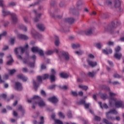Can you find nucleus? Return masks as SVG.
I'll list each match as a JSON object with an SVG mask.
<instances>
[{"instance_id":"f257e3e1","label":"nucleus","mask_w":124,"mask_h":124,"mask_svg":"<svg viewBox=\"0 0 124 124\" xmlns=\"http://www.w3.org/2000/svg\"><path fill=\"white\" fill-rule=\"evenodd\" d=\"M109 102L110 105H114L116 108H124V102L122 100L114 97L117 95L116 93L110 92L109 93Z\"/></svg>"},{"instance_id":"f03ea898","label":"nucleus","mask_w":124,"mask_h":124,"mask_svg":"<svg viewBox=\"0 0 124 124\" xmlns=\"http://www.w3.org/2000/svg\"><path fill=\"white\" fill-rule=\"evenodd\" d=\"M27 101L29 103H32V108L34 109L36 105H38L39 107H44L45 106V102L41 99V98L37 95H34L31 99H28Z\"/></svg>"},{"instance_id":"7ed1b4c3","label":"nucleus","mask_w":124,"mask_h":124,"mask_svg":"<svg viewBox=\"0 0 124 124\" xmlns=\"http://www.w3.org/2000/svg\"><path fill=\"white\" fill-rule=\"evenodd\" d=\"M10 15L11 16V21L13 24H15L16 23H17V21H18V19L17 18V16H16V14L12 13H11L10 12L3 9L2 10V15L4 17H5V16H7V15Z\"/></svg>"},{"instance_id":"20e7f679","label":"nucleus","mask_w":124,"mask_h":124,"mask_svg":"<svg viewBox=\"0 0 124 124\" xmlns=\"http://www.w3.org/2000/svg\"><path fill=\"white\" fill-rule=\"evenodd\" d=\"M29 48V45L26 44V45L23 47H19L16 48L15 49V53L17 55V58L18 60H22V56L21 55H18V54H24L25 51H27Z\"/></svg>"},{"instance_id":"39448f33","label":"nucleus","mask_w":124,"mask_h":124,"mask_svg":"<svg viewBox=\"0 0 124 124\" xmlns=\"http://www.w3.org/2000/svg\"><path fill=\"white\" fill-rule=\"evenodd\" d=\"M122 2L120 0H114L113 2L110 0H107L106 1V5L110 7H114L115 8H120Z\"/></svg>"},{"instance_id":"423d86ee","label":"nucleus","mask_w":124,"mask_h":124,"mask_svg":"<svg viewBox=\"0 0 124 124\" xmlns=\"http://www.w3.org/2000/svg\"><path fill=\"white\" fill-rule=\"evenodd\" d=\"M110 114H113L114 115H117L118 114V111L115 109H111L109 111L106 112V118L108 119V120H110L111 121H120L121 117L120 116H116L115 118L114 117H110Z\"/></svg>"},{"instance_id":"0eeeda50","label":"nucleus","mask_w":124,"mask_h":124,"mask_svg":"<svg viewBox=\"0 0 124 124\" xmlns=\"http://www.w3.org/2000/svg\"><path fill=\"white\" fill-rule=\"evenodd\" d=\"M31 51L33 53L38 52L41 57H44V52H43V50L37 46H34L32 47Z\"/></svg>"},{"instance_id":"6e6552de","label":"nucleus","mask_w":124,"mask_h":124,"mask_svg":"<svg viewBox=\"0 0 124 124\" xmlns=\"http://www.w3.org/2000/svg\"><path fill=\"white\" fill-rule=\"evenodd\" d=\"M31 34L34 38H38V39H41L42 38V35L38 33V32H36L34 30H32L31 31Z\"/></svg>"},{"instance_id":"1a4fd4ad","label":"nucleus","mask_w":124,"mask_h":124,"mask_svg":"<svg viewBox=\"0 0 124 124\" xmlns=\"http://www.w3.org/2000/svg\"><path fill=\"white\" fill-rule=\"evenodd\" d=\"M59 57L61 59H64L66 61L69 60V54H68V52L65 51H62L61 55Z\"/></svg>"},{"instance_id":"9d476101","label":"nucleus","mask_w":124,"mask_h":124,"mask_svg":"<svg viewBox=\"0 0 124 124\" xmlns=\"http://www.w3.org/2000/svg\"><path fill=\"white\" fill-rule=\"evenodd\" d=\"M48 78H49V75L47 74H44L42 77L38 76L37 81L39 83H41V82H42V80H46V79H48Z\"/></svg>"},{"instance_id":"9b49d317","label":"nucleus","mask_w":124,"mask_h":124,"mask_svg":"<svg viewBox=\"0 0 124 124\" xmlns=\"http://www.w3.org/2000/svg\"><path fill=\"white\" fill-rule=\"evenodd\" d=\"M14 88L16 91H22L23 90V86H22V84L19 82H15Z\"/></svg>"},{"instance_id":"f8f14e48","label":"nucleus","mask_w":124,"mask_h":124,"mask_svg":"<svg viewBox=\"0 0 124 124\" xmlns=\"http://www.w3.org/2000/svg\"><path fill=\"white\" fill-rule=\"evenodd\" d=\"M51 75L49 77V79L51 82H55V80H56V77L55 75L56 74V71L54 69H51Z\"/></svg>"},{"instance_id":"ddd939ff","label":"nucleus","mask_w":124,"mask_h":124,"mask_svg":"<svg viewBox=\"0 0 124 124\" xmlns=\"http://www.w3.org/2000/svg\"><path fill=\"white\" fill-rule=\"evenodd\" d=\"M33 13L36 14V18L34 19L35 22H38V21H39V18H40L41 15H42V14H38L37 13V11H36V10H33Z\"/></svg>"},{"instance_id":"4468645a","label":"nucleus","mask_w":124,"mask_h":124,"mask_svg":"<svg viewBox=\"0 0 124 124\" xmlns=\"http://www.w3.org/2000/svg\"><path fill=\"white\" fill-rule=\"evenodd\" d=\"M9 77V76L7 74H5L2 77V79H1V76L0 75V84H2V83H4V81L6 80H7Z\"/></svg>"},{"instance_id":"2eb2a0df","label":"nucleus","mask_w":124,"mask_h":124,"mask_svg":"<svg viewBox=\"0 0 124 124\" xmlns=\"http://www.w3.org/2000/svg\"><path fill=\"white\" fill-rule=\"evenodd\" d=\"M48 100L50 102H52V103H53L54 104H55V103H57V102L59 101V99H58V97H57V96H54L48 98Z\"/></svg>"},{"instance_id":"dca6fc26","label":"nucleus","mask_w":124,"mask_h":124,"mask_svg":"<svg viewBox=\"0 0 124 124\" xmlns=\"http://www.w3.org/2000/svg\"><path fill=\"white\" fill-rule=\"evenodd\" d=\"M17 78L18 79H20V80H22L23 82H26L28 81V78L27 77H25L24 75L22 74H19L17 76Z\"/></svg>"},{"instance_id":"f3484780","label":"nucleus","mask_w":124,"mask_h":124,"mask_svg":"<svg viewBox=\"0 0 124 124\" xmlns=\"http://www.w3.org/2000/svg\"><path fill=\"white\" fill-rule=\"evenodd\" d=\"M78 104H82L84 105L85 109H89V107H90V105H91V104L90 103H86L84 100H81L79 103H78Z\"/></svg>"},{"instance_id":"a211bd4d","label":"nucleus","mask_w":124,"mask_h":124,"mask_svg":"<svg viewBox=\"0 0 124 124\" xmlns=\"http://www.w3.org/2000/svg\"><path fill=\"white\" fill-rule=\"evenodd\" d=\"M113 51L111 48H107L106 49L102 50V53L105 55H109V54H112Z\"/></svg>"},{"instance_id":"6ab92c4d","label":"nucleus","mask_w":124,"mask_h":124,"mask_svg":"<svg viewBox=\"0 0 124 124\" xmlns=\"http://www.w3.org/2000/svg\"><path fill=\"white\" fill-rule=\"evenodd\" d=\"M87 61L89 65H90V66H92V67H94V66H96L97 65V63L95 62L92 61L88 59H87Z\"/></svg>"},{"instance_id":"aec40b11","label":"nucleus","mask_w":124,"mask_h":124,"mask_svg":"<svg viewBox=\"0 0 124 124\" xmlns=\"http://www.w3.org/2000/svg\"><path fill=\"white\" fill-rule=\"evenodd\" d=\"M17 37H18L20 39H24V40H27V39H29L28 36L22 34H18L17 35Z\"/></svg>"},{"instance_id":"412c9836","label":"nucleus","mask_w":124,"mask_h":124,"mask_svg":"<svg viewBox=\"0 0 124 124\" xmlns=\"http://www.w3.org/2000/svg\"><path fill=\"white\" fill-rule=\"evenodd\" d=\"M7 58L9 60L7 62V65H11V64H12V62H14L12 57L11 55H9Z\"/></svg>"},{"instance_id":"4be33fe9","label":"nucleus","mask_w":124,"mask_h":124,"mask_svg":"<svg viewBox=\"0 0 124 124\" xmlns=\"http://www.w3.org/2000/svg\"><path fill=\"white\" fill-rule=\"evenodd\" d=\"M74 21H75V19L72 18H67L64 19V22L69 23V24H72V23H74Z\"/></svg>"},{"instance_id":"5701e85b","label":"nucleus","mask_w":124,"mask_h":124,"mask_svg":"<svg viewBox=\"0 0 124 124\" xmlns=\"http://www.w3.org/2000/svg\"><path fill=\"white\" fill-rule=\"evenodd\" d=\"M114 57V58H115V59H117V60H120V59L122 58V53L115 52Z\"/></svg>"},{"instance_id":"b1692460","label":"nucleus","mask_w":124,"mask_h":124,"mask_svg":"<svg viewBox=\"0 0 124 124\" xmlns=\"http://www.w3.org/2000/svg\"><path fill=\"white\" fill-rule=\"evenodd\" d=\"M37 28L40 30V31H43L45 30V26L43 24H38L37 25Z\"/></svg>"},{"instance_id":"393cba45","label":"nucleus","mask_w":124,"mask_h":124,"mask_svg":"<svg viewBox=\"0 0 124 124\" xmlns=\"http://www.w3.org/2000/svg\"><path fill=\"white\" fill-rule=\"evenodd\" d=\"M94 30V28H92L89 30L86 31L85 32V34H86V35H90L92 34V32H93V31Z\"/></svg>"},{"instance_id":"a878e982","label":"nucleus","mask_w":124,"mask_h":124,"mask_svg":"<svg viewBox=\"0 0 124 124\" xmlns=\"http://www.w3.org/2000/svg\"><path fill=\"white\" fill-rule=\"evenodd\" d=\"M55 45L56 46H59V45H60V40H59V37H58L57 36H55Z\"/></svg>"},{"instance_id":"bb28decb","label":"nucleus","mask_w":124,"mask_h":124,"mask_svg":"<svg viewBox=\"0 0 124 124\" xmlns=\"http://www.w3.org/2000/svg\"><path fill=\"white\" fill-rule=\"evenodd\" d=\"M98 104L100 107V108H105L106 109H107V108H108V106H107V105L106 104H103V106L101 105L102 103L101 102H98Z\"/></svg>"},{"instance_id":"cd10ccee","label":"nucleus","mask_w":124,"mask_h":124,"mask_svg":"<svg viewBox=\"0 0 124 124\" xmlns=\"http://www.w3.org/2000/svg\"><path fill=\"white\" fill-rule=\"evenodd\" d=\"M80 45L79 44H72V47L73 49H77V48H79Z\"/></svg>"},{"instance_id":"c85d7f7f","label":"nucleus","mask_w":124,"mask_h":124,"mask_svg":"<svg viewBox=\"0 0 124 124\" xmlns=\"http://www.w3.org/2000/svg\"><path fill=\"white\" fill-rule=\"evenodd\" d=\"M100 97L102 98V99H106L107 97H108V96L107 95V94H104L101 93L99 94Z\"/></svg>"},{"instance_id":"c756f323","label":"nucleus","mask_w":124,"mask_h":124,"mask_svg":"<svg viewBox=\"0 0 124 124\" xmlns=\"http://www.w3.org/2000/svg\"><path fill=\"white\" fill-rule=\"evenodd\" d=\"M60 77L62 78H67L68 75L65 73H62L60 74Z\"/></svg>"},{"instance_id":"7c9ffc66","label":"nucleus","mask_w":124,"mask_h":124,"mask_svg":"<svg viewBox=\"0 0 124 124\" xmlns=\"http://www.w3.org/2000/svg\"><path fill=\"white\" fill-rule=\"evenodd\" d=\"M54 53V51L53 50H48L45 52V55L46 56H50Z\"/></svg>"},{"instance_id":"2f4dec72","label":"nucleus","mask_w":124,"mask_h":124,"mask_svg":"<svg viewBox=\"0 0 124 124\" xmlns=\"http://www.w3.org/2000/svg\"><path fill=\"white\" fill-rule=\"evenodd\" d=\"M79 88L82 90H84V91H87L88 90V86L85 85H79Z\"/></svg>"},{"instance_id":"473e14b6","label":"nucleus","mask_w":124,"mask_h":124,"mask_svg":"<svg viewBox=\"0 0 124 124\" xmlns=\"http://www.w3.org/2000/svg\"><path fill=\"white\" fill-rule=\"evenodd\" d=\"M84 53V51L83 50H79V51H75V53H76V55H78V56H80V55H82Z\"/></svg>"},{"instance_id":"72a5a7b5","label":"nucleus","mask_w":124,"mask_h":124,"mask_svg":"<svg viewBox=\"0 0 124 124\" xmlns=\"http://www.w3.org/2000/svg\"><path fill=\"white\" fill-rule=\"evenodd\" d=\"M18 110H19V111H21L22 115H24L25 113V109L23 108V107H22V106H18Z\"/></svg>"},{"instance_id":"f704fd0d","label":"nucleus","mask_w":124,"mask_h":124,"mask_svg":"<svg viewBox=\"0 0 124 124\" xmlns=\"http://www.w3.org/2000/svg\"><path fill=\"white\" fill-rule=\"evenodd\" d=\"M58 115H59V117L61 118V119H64V118H65L64 114H63V113H62V112H59L58 113Z\"/></svg>"},{"instance_id":"c9c22d12","label":"nucleus","mask_w":124,"mask_h":124,"mask_svg":"<svg viewBox=\"0 0 124 124\" xmlns=\"http://www.w3.org/2000/svg\"><path fill=\"white\" fill-rule=\"evenodd\" d=\"M19 27L21 29V30H23V31H28L27 27L23 25H20Z\"/></svg>"},{"instance_id":"e433bc0d","label":"nucleus","mask_w":124,"mask_h":124,"mask_svg":"<svg viewBox=\"0 0 124 124\" xmlns=\"http://www.w3.org/2000/svg\"><path fill=\"white\" fill-rule=\"evenodd\" d=\"M40 122L38 123L39 124H44V117L42 116L40 118Z\"/></svg>"},{"instance_id":"4c0bfd02","label":"nucleus","mask_w":124,"mask_h":124,"mask_svg":"<svg viewBox=\"0 0 124 124\" xmlns=\"http://www.w3.org/2000/svg\"><path fill=\"white\" fill-rule=\"evenodd\" d=\"M103 121L104 123H105V124H113V123H112V122H109L107 119H104L103 120Z\"/></svg>"},{"instance_id":"58836bf2","label":"nucleus","mask_w":124,"mask_h":124,"mask_svg":"<svg viewBox=\"0 0 124 124\" xmlns=\"http://www.w3.org/2000/svg\"><path fill=\"white\" fill-rule=\"evenodd\" d=\"M96 47L98 49H100V48H101V47H102V44H101L99 43H98L96 44Z\"/></svg>"},{"instance_id":"ea45409f","label":"nucleus","mask_w":124,"mask_h":124,"mask_svg":"<svg viewBox=\"0 0 124 124\" xmlns=\"http://www.w3.org/2000/svg\"><path fill=\"white\" fill-rule=\"evenodd\" d=\"M94 74H95V73L94 72H89L88 75L90 77H93L94 76Z\"/></svg>"},{"instance_id":"a19ab883","label":"nucleus","mask_w":124,"mask_h":124,"mask_svg":"<svg viewBox=\"0 0 124 124\" xmlns=\"http://www.w3.org/2000/svg\"><path fill=\"white\" fill-rule=\"evenodd\" d=\"M2 37H4L7 34V32L6 31H3L1 34H0Z\"/></svg>"},{"instance_id":"79ce46f5","label":"nucleus","mask_w":124,"mask_h":124,"mask_svg":"<svg viewBox=\"0 0 124 124\" xmlns=\"http://www.w3.org/2000/svg\"><path fill=\"white\" fill-rule=\"evenodd\" d=\"M23 19L25 23H26V24H28V23H29V18H28V16H24L23 17Z\"/></svg>"},{"instance_id":"37998d69","label":"nucleus","mask_w":124,"mask_h":124,"mask_svg":"<svg viewBox=\"0 0 124 124\" xmlns=\"http://www.w3.org/2000/svg\"><path fill=\"white\" fill-rule=\"evenodd\" d=\"M107 45H108V46H113L114 45V42L112 41H109L107 43Z\"/></svg>"},{"instance_id":"c03bdc74","label":"nucleus","mask_w":124,"mask_h":124,"mask_svg":"<svg viewBox=\"0 0 124 124\" xmlns=\"http://www.w3.org/2000/svg\"><path fill=\"white\" fill-rule=\"evenodd\" d=\"M93 120L94 121H100V117L97 116H94Z\"/></svg>"},{"instance_id":"a18cd8bd","label":"nucleus","mask_w":124,"mask_h":124,"mask_svg":"<svg viewBox=\"0 0 124 124\" xmlns=\"http://www.w3.org/2000/svg\"><path fill=\"white\" fill-rule=\"evenodd\" d=\"M121 51V47L118 46L115 48V51L116 52H119V51Z\"/></svg>"},{"instance_id":"49530a36","label":"nucleus","mask_w":124,"mask_h":124,"mask_svg":"<svg viewBox=\"0 0 124 124\" xmlns=\"http://www.w3.org/2000/svg\"><path fill=\"white\" fill-rule=\"evenodd\" d=\"M55 87H56V85H53L49 86L48 89V90H54V89H55Z\"/></svg>"},{"instance_id":"de8ad7c7","label":"nucleus","mask_w":124,"mask_h":124,"mask_svg":"<svg viewBox=\"0 0 124 124\" xmlns=\"http://www.w3.org/2000/svg\"><path fill=\"white\" fill-rule=\"evenodd\" d=\"M16 5V3L14 2H11L9 3V6H15Z\"/></svg>"},{"instance_id":"09e8293b","label":"nucleus","mask_w":124,"mask_h":124,"mask_svg":"<svg viewBox=\"0 0 124 124\" xmlns=\"http://www.w3.org/2000/svg\"><path fill=\"white\" fill-rule=\"evenodd\" d=\"M41 94L43 96H46V93L43 90L41 91Z\"/></svg>"},{"instance_id":"8fccbe9b","label":"nucleus","mask_w":124,"mask_h":124,"mask_svg":"<svg viewBox=\"0 0 124 124\" xmlns=\"http://www.w3.org/2000/svg\"><path fill=\"white\" fill-rule=\"evenodd\" d=\"M15 41V38H12L10 40V43L12 45L14 44V42Z\"/></svg>"},{"instance_id":"3c124183","label":"nucleus","mask_w":124,"mask_h":124,"mask_svg":"<svg viewBox=\"0 0 124 124\" xmlns=\"http://www.w3.org/2000/svg\"><path fill=\"white\" fill-rule=\"evenodd\" d=\"M88 58H89L90 59H94V55L90 53L88 54Z\"/></svg>"},{"instance_id":"603ef678","label":"nucleus","mask_w":124,"mask_h":124,"mask_svg":"<svg viewBox=\"0 0 124 124\" xmlns=\"http://www.w3.org/2000/svg\"><path fill=\"white\" fill-rule=\"evenodd\" d=\"M4 98V99H5L6 98V94H2L0 96V98Z\"/></svg>"},{"instance_id":"864d4df0","label":"nucleus","mask_w":124,"mask_h":124,"mask_svg":"<svg viewBox=\"0 0 124 124\" xmlns=\"http://www.w3.org/2000/svg\"><path fill=\"white\" fill-rule=\"evenodd\" d=\"M16 72V70L15 69L11 70L10 71V74H11V75H12V74H14V73H15Z\"/></svg>"},{"instance_id":"5fc2aeb1","label":"nucleus","mask_w":124,"mask_h":124,"mask_svg":"<svg viewBox=\"0 0 124 124\" xmlns=\"http://www.w3.org/2000/svg\"><path fill=\"white\" fill-rule=\"evenodd\" d=\"M3 3H4V1L3 0H0V6L1 7H3Z\"/></svg>"},{"instance_id":"6e6d98bb","label":"nucleus","mask_w":124,"mask_h":124,"mask_svg":"<svg viewBox=\"0 0 124 124\" xmlns=\"http://www.w3.org/2000/svg\"><path fill=\"white\" fill-rule=\"evenodd\" d=\"M71 94H72V95H73L74 96H76L77 95V93L74 91H72L71 92Z\"/></svg>"},{"instance_id":"4d7b16f0","label":"nucleus","mask_w":124,"mask_h":124,"mask_svg":"<svg viewBox=\"0 0 124 124\" xmlns=\"http://www.w3.org/2000/svg\"><path fill=\"white\" fill-rule=\"evenodd\" d=\"M33 84L34 88H37V87H38V84H37L36 83V82H35L34 81L33 82Z\"/></svg>"},{"instance_id":"13d9d810","label":"nucleus","mask_w":124,"mask_h":124,"mask_svg":"<svg viewBox=\"0 0 124 124\" xmlns=\"http://www.w3.org/2000/svg\"><path fill=\"white\" fill-rule=\"evenodd\" d=\"M41 69H46V66L44 64H42L41 66Z\"/></svg>"},{"instance_id":"bf43d9fd","label":"nucleus","mask_w":124,"mask_h":124,"mask_svg":"<svg viewBox=\"0 0 124 124\" xmlns=\"http://www.w3.org/2000/svg\"><path fill=\"white\" fill-rule=\"evenodd\" d=\"M113 77L114 78H120L121 76H120V75H119L118 74H115L113 75Z\"/></svg>"},{"instance_id":"052dcab7","label":"nucleus","mask_w":124,"mask_h":124,"mask_svg":"<svg viewBox=\"0 0 124 124\" xmlns=\"http://www.w3.org/2000/svg\"><path fill=\"white\" fill-rule=\"evenodd\" d=\"M28 70L27 68H22V72H24L25 73H27L28 72Z\"/></svg>"},{"instance_id":"680f3d73","label":"nucleus","mask_w":124,"mask_h":124,"mask_svg":"<svg viewBox=\"0 0 124 124\" xmlns=\"http://www.w3.org/2000/svg\"><path fill=\"white\" fill-rule=\"evenodd\" d=\"M67 116L69 118H70L72 117V115L71 114V111H69L68 112Z\"/></svg>"},{"instance_id":"e2e57ef3","label":"nucleus","mask_w":124,"mask_h":124,"mask_svg":"<svg viewBox=\"0 0 124 124\" xmlns=\"http://www.w3.org/2000/svg\"><path fill=\"white\" fill-rule=\"evenodd\" d=\"M13 115L14 116V117H17V116H18V113H17V112H16L15 110H14Z\"/></svg>"},{"instance_id":"0e129e2a","label":"nucleus","mask_w":124,"mask_h":124,"mask_svg":"<svg viewBox=\"0 0 124 124\" xmlns=\"http://www.w3.org/2000/svg\"><path fill=\"white\" fill-rule=\"evenodd\" d=\"M62 90H67V89H68V87L66 85H64L62 87Z\"/></svg>"},{"instance_id":"69168bd1","label":"nucleus","mask_w":124,"mask_h":124,"mask_svg":"<svg viewBox=\"0 0 124 124\" xmlns=\"http://www.w3.org/2000/svg\"><path fill=\"white\" fill-rule=\"evenodd\" d=\"M30 67H34V62H31L29 64Z\"/></svg>"},{"instance_id":"338daca9","label":"nucleus","mask_w":124,"mask_h":124,"mask_svg":"<svg viewBox=\"0 0 124 124\" xmlns=\"http://www.w3.org/2000/svg\"><path fill=\"white\" fill-rule=\"evenodd\" d=\"M7 49H8V46H4V47H3V50H7Z\"/></svg>"},{"instance_id":"774afa93","label":"nucleus","mask_w":124,"mask_h":124,"mask_svg":"<svg viewBox=\"0 0 124 124\" xmlns=\"http://www.w3.org/2000/svg\"><path fill=\"white\" fill-rule=\"evenodd\" d=\"M120 41H122V42H124V37H122L120 38Z\"/></svg>"}]
</instances>
